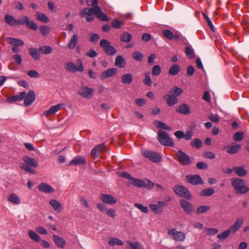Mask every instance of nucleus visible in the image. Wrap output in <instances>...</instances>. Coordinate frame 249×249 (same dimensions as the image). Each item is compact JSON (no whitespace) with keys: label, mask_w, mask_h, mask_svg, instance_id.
<instances>
[{"label":"nucleus","mask_w":249,"mask_h":249,"mask_svg":"<svg viewBox=\"0 0 249 249\" xmlns=\"http://www.w3.org/2000/svg\"><path fill=\"white\" fill-rule=\"evenodd\" d=\"M93 14L102 21H107L109 20L108 18L102 12L101 8L99 6L90 8H85L80 13L82 17H85V16H87L86 18L88 22L91 21L94 19Z\"/></svg>","instance_id":"f257e3e1"},{"label":"nucleus","mask_w":249,"mask_h":249,"mask_svg":"<svg viewBox=\"0 0 249 249\" xmlns=\"http://www.w3.org/2000/svg\"><path fill=\"white\" fill-rule=\"evenodd\" d=\"M23 163H21L19 165L20 168L29 173L34 174L35 171L32 168H36L38 163L37 161L34 158L28 156H24L22 158Z\"/></svg>","instance_id":"f03ea898"},{"label":"nucleus","mask_w":249,"mask_h":249,"mask_svg":"<svg viewBox=\"0 0 249 249\" xmlns=\"http://www.w3.org/2000/svg\"><path fill=\"white\" fill-rule=\"evenodd\" d=\"M245 181L239 178H232L231 179V185L235 189L236 192L239 194H243L249 191V188L245 186Z\"/></svg>","instance_id":"7ed1b4c3"},{"label":"nucleus","mask_w":249,"mask_h":249,"mask_svg":"<svg viewBox=\"0 0 249 249\" xmlns=\"http://www.w3.org/2000/svg\"><path fill=\"white\" fill-rule=\"evenodd\" d=\"M158 141L162 145L169 146H173L174 142L170 138L169 135L162 130H159L158 132Z\"/></svg>","instance_id":"20e7f679"},{"label":"nucleus","mask_w":249,"mask_h":249,"mask_svg":"<svg viewBox=\"0 0 249 249\" xmlns=\"http://www.w3.org/2000/svg\"><path fill=\"white\" fill-rule=\"evenodd\" d=\"M100 45L108 55H113L117 53L116 49L114 47L111 46L110 42L106 39H102L100 41Z\"/></svg>","instance_id":"39448f33"},{"label":"nucleus","mask_w":249,"mask_h":249,"mask_svg":"<svg viewBox=\"0 0 249 249\" xmlns=\"http://www.w3.org/2000/svg\"><path fill=\"white\" fill-rule=\"evenodd\" d=\"M173 190L174 192L179 197H184L186 199L191 198V194L188 189L182 186L175 185Z\"/></svg>","instance_id":"423d86ee"},{"label":"nucleus","mask_w":249,"mask_h":249,"mask_svg":"<svg viewBox=\"0 0 249 249\" xmlns=\"http://www.w3.org/2000/svg\"><path fill=\"white\" fill-rule=\"evenodd\" d=\"M142 154L153 162H159L162 159L160 155L155 151L146 150L142 152Z\"/></svg>","instance_id":"0eeeda50"},{"label":"nucleus","mask_w":249,"mask_h":249,"mask_svg":"<svg viewBox=\"0 0 249 249\" xmlns=\"http://www.w3.org/2000/svg\"><path fill=\"white\" fill-rule=\"evenodd\" d=\"M168 233L176 241L182 242L186 238V235L184 232L178 231L176 229L168 230Z\"/></svg>","instance_id":"6e6552de"},{"label":"nucleus","mask_w":249,"mask_h":249,"mask_svg":"<svg viewBox=\"0 0 249 249\" xmlns=\"http://www.w3.org/2000/svg\"><path fill=\"white\" fill-rule=\"evenodd\" d=\"M178 161L183 165H189L191 163V159L189 155L183 152L181 150H178L177 154Z\"/></svg>","instance_id":"1a4fd4ad"},{"label":"nucleus","mask_w":249,"mask_h":249,"mask_svg":"<svg viewBox=\"0 0 249 249\" xmlns=\"http://www.w3.org/2000/svg\"><path fill=\"white\" fill-rule=\"evenodd\" d=\"M93 92L92 89L85 86L80 89L78 94L83 98L90 99L92 97Z\"/></svg>","instance_id":"9d476101"},{"label":"nucleus","mask_w":249,"mask_h":249,"mask_svg":"<svg viewBox=\"0 0 249 249\" xmlns=\"http://www.w3.org/2000/svg\"><path fill=\"white\" fill-rule=\"evenodd\" d=\"M80 64L79 66L76 67L75 65L71 62H69L66 63L65 69L70 72L73 73L76 71H84V67L82 62L80 60Z\"/></svg>","instance_id":"9b49d317"},{"label":"nucleus","mask_w":249,"mask_h":249,"mask_svg":"<svg viewBox=\"0 0 249 249\" xmlns=\"http://www.w3.org/2000/svg\"><path fill=\"white\" fill-rule=\"evenodd\" d=\"M100 199L107 204H114L117 202L116 199L111 195L102 194L99 196Z\"/></svg>","instance_id":"f8f14e48"},{"label":"nucleus","mask_w":249,"mask_h":249,"mask_svg":"<svg viewBox=\"0 0 249 249\" xmlns=\"http://www.w3.org/2000/svg\"><path fill=\"white\" fill-rule=\"evenodd\" d=\"M181 207L184 210L185 213L188 214H191L194 209L193 205L189 201L184 199H181L179 201Z\"/></svg>","instance_id":"ddd939ff"},{"label":"nucleus","mask_w":249,"mask_h":249,"mask_svg":"<svg viewBox=\"0 0 249 249\" xmlns=\"http://www.w3.org/2000/svg\"><path fill=\"white\" fill-rule=\"evenodd\" d=\"M117 72V70L116 68H109L102 73L100 78L101 80L109 78L114 76Z\"/></svg>","instance_id":"4468645a"},{"label":"nucleus","mask_w":249,"mask_h":249,"mask_svg":"<svg viewBox=\"0 0 249 249\" xmlns=\"http://www.w3.org/2000/svg\"><path fill=\"white\" fill-rule=\"evenodd\" d=\"M162 34L165 37L169 40L174 39L178 41L179 39L180 35L178 33L173 34V33L168 29L162 30Z\"/></svg>","instance_id":"2eb2a0df"},{"label":"nucleus","mask_w":249,"mask_h":249,"mask_svg":"<svg viewBox=\"0 0 249 249\" xmlns=\"http://www.w3.org/2000/svg\"><path fill=\"white\" fill-rule=\"evenodd\" d=\"M24 99V105L27 107L30 106L36 99V95L34 91L30 90L27 94L26 93V96Z\"/></svg>","instance_id":"dca6fc26"},{"label":"nucleus","mask_w":249,"mask_h":249,"mask_svg":"<svg viewBox=\"0 0 249 249\" xmlns=\"http://www.w3.org/2000/svg\"><path fill=\"white\" fill-rule=\"evenodd\" d=\"M186 179L188 182L193 185H197L203 183L201 178L198 175H187L186 177Z\"/></svg>","instance_id":"f3484780"},{"label":"nucleus","mask_w":249,"mask_h":249,"mask_svg":"<svg viewBox=\"0 0 249 249\" xmlns=\"http://www.w3.org/2000/svg\"><path fill=\"white\" fill-rule=\"evenodd\" d=\"M64 106V104H59L56 105L52 106L50 108L43 112V115L46 116H49L54 114L57 111H59Z\"/></svg>","instance_id":"a211bd4d"},{"label":"nucleus","mask_w":249,"mask_h":249,"mask_svg":"<svg viewBox=\"0 0 249 249\" xmlns=\"http://www.w3.org/2000/svg\"><path fill=\"white\" fill-rule=\"evenodd\" d=\"M26 96V92L23 91L17 93L16 95L7 98V101L10 103H14L24 99Z\"/></svg>","instance_id":"6ab92c4d"},{"label":"nucleus","mask_w":249,"mask_h":249,"mask_svg":"<svg viewBox=\"0 0 249 249\" xmlns=\"http://www.w3.org/2000/svg\"><path fill=\"white\" fill-rule=\"evenodd\" d=\"M53 239L54 243L58 248H63L66 246V242L65 239L58 235L55 234L53 235Z\"/></svg>","instance_id":"aec40b11"},{"label":"nucleus","mask_w":249,"mask_h":249,"mask_svg":"<svg viewBox=\"0 0 249 249\" xmlns=\"http://www.w3.org/2000/svg\"><path fill=\"white\" fill-rule=\"evenodd\" d=\"M105 144L101 143L95 146L91 151L90 155L92 157L95 159L98 157V155L104 149Z\"/></svg>","instance_id":"412c9836"},{"label":"nucleus","mask_w":249,"mask_h":249,"mask_svg":"<svg viewBox=\"0 0 249 249\" xmlns=\"http://www.w3.org/2000/svg\"><path fill=\"white\" fill-rule=\"evenodd\" d=\"M243 220L241 218H239L232 225L229 230L230 231L231 233H235L243 225Z\"/></svg>","instance_id":"4be33fe9"},{"label":"nucleus","mask_w":249,"mask_h":249,"mask_svg":"<svg viewBox=\"0 0 249 249\" xmlns=\"http://www.w3.org/2000/svg\"><path fill=\"white\" fill-rule=\"evenodd\" d=\"M38 190L42 192L48 194L54 192V189L50 185L45 183H41L38 187Z\"/></svg>","instance_id":"5701e85b"},{"label":"nucleus","mask_w":249,"mask_h":249,"mask_svg":"<svg viewBox=\"0 0 249 249\" xmlns=\"http://www.w3.org/2000/svg\"><path fill=\"white\" fill-rule=\"evenodd\" d=\"M126 243L127 249H144L143 245L139 242H132L126 241Z\"/></svg>","instance_id":"b1692460"},{"label":"nucleus","mask_w":249,"mask_h":249,"mask_svg":"<svg viewBox=\"0 0 249 249\" xmlns=\"http://www.w3.org/2000/svg\"><path fill=\"white\" fill-rule=\"evenodd\" d=\"M49 204L53 207V210L57 213L61 212L63 208L61 203L56 199H53L50 200Z\"/></svg>","instance_id":"393cba45"},{"label":"nucleus","mask_w":249,"mask_h":249,"mask_svg":"<svg viewBox=\"0 0 249 249\" xmlns=\"http://www.w3.org/2000/svg\"><path fill=\"white\" fill-rule=\"evenodd\" d=\"M163 98L166 100L167 104L170 107L173 106L178 102L177 97L170 94L165 95Z\"/></svg>","instance_id":"a878e982"},{"label":"nucleus","mask_w":249,"mask_h":249,"mask_svg":"<svg viewBox=\"0 0 249 249\" xmlns=\"http://www.w3.org/2000/svg\"><path fill=\"white\" fill-rule=\"evenodd\" d=\"M86 163V159L80 156H77L74 157L70 162V165H78L79 164H85Z\"/></svg>","instance_id":"bb28decb"},{"label":"nucleus","mask_w":249,"mask_h":249,"mask_svg":"<svg viewBox=\"0 0 249 249\" xmlns=\"http://www.w3.org/2000/svg\"><path fill=\"white\" fill-rule=\"evenodd\" d=\"M176 111L182 114H189L190 113V107L187 104H183L176 109Z\"/></svg>","instance_id":"cd10ccee"},{"label":"nucleus","mask_w":249,"mask_h":249,"mask_svg":"<svg viewBox=\"0 0 249 249\" xmlns=\"http://www.w3.org/2000/svg\"><path fill=\"white\" fill-rule=\"evenodd\" d=\"M78 42V36L74 34L70 39L68 47L69 49L72 50L74 49Z\"/></svg>","instance_id":"c85d7f7f"},{"label":"nucleus","mask_w":249,"mask_h":249,"mask_svg":"<svg viewBox=\"0 0 249 249\" xmlns=\"http://www.w3.org/2000/svg\"><path fill=\"white\" fill-rule=\"evenodd\" d=\"M7 42L9 44L14 46H22L24 45V43L22 40L16 38L8 37L7 38Z\"/></svg>","instance_id":"c756f323"},{"label":"nucleus","mask_w":249,"mask_h":249,"mask_svg":"<svg viewBox=\"0 0 249 249\" xmlns=\"http://www.w3.org/2000/svg\"><path fill=\"white\" fill-rule=\"evenodd\" d=\"M4 19L7 24L9 26H13L17 25V19H15L14 17L11 15L6 14L5 16Z\"/></svg>","instance_id":"7c9ffc66"},{"label":"nucleus","mask_w":249,"mask_h":249,"mask_svg":"<svg viewBox=\"0 0 249 249\" xmlns=\"http://www.w3.org/2000/svg\"><path fill=\"white\" fill-rule=\"evenodd\" d=\"M7 200L15 205H18L21 203L20 198L16 194H11L7 197Z\"/></svg>","instance_id":"2f4dec72"},{"label":"nucleus","mask_w":249,"mask_h":249,"mask_svg":"<svg viewBox=\"0 0 249 249\" xmlns=\"http://www.w3.org/2000/svg\"><path fill=\"white\" fill-rule=\"evenodd\" d=\"M126 64L125 60L122 55H118L115 59V65L120 68H124Z\"/></svg>","instance_id":"473e14b6"},{"label":"nucleus","mask_w":249,"mask_h":249,"mask_svg":"<svg viewBox=\"0 0 249 249\" xmlns=\"http://www.w3.org/2000/svg\"><path fill=\"white\" fill-rule=\"evenodd\" d=\"M29 53L35 60H38L40 57L39 51L35 48H30L29 49Z\"/></svg>","instance_id":"72a5a7b5"},{"label":"nucleus","mask_w":249,"mask_h":249,"mask_svg":"<svg viewBox=\"0 0 249 249\" xmlns=\"http://www.w3.org/2000/svg\"><path fill=\"white\" fill-rule=\"evenodd\" d=\"M233 171L239 177H244L247 174V171L242 167L235 166L233 167Z\"/></svg>","instance_id":"f704fd0d"},{"label":"nucleus","mask_w":249,"mask_h":249,"mask_svg":"<svg viewBox=\"0 0 249 249\" xmlns=\"http://www.w3.org/2000/svg\"><path fill=\"white\" fill-rule=\"evenodd\" d=\"M133 77L130 73H126L124 74L121 78V81L124 84H130L132 83Z\"/></svg>","instance_id":"c9c22d12"},{"label":"nucleus","mask_w":249,"mask_h":249,"mask_svg":"<svg viewBox=\"0 0 249 249\" xmlns=\"http://www.w3.org/2000/svg\"><path fill=\"white\" fill-rule=\"evenodd\" d=\"M180 71V68L178 65L174 64L171 66L169 71L168 74L171 75H177Z\"/></svg>","instance_id":"e433bc0d"},{"label":"nucleus","mask_w":249,"mask_h":249,"mask_svg":"<svg viewBox=\"0 0 249 249\" xmlns=\"http://www.w3.org/2000/svg\"><path fill=\"white\" fill-rule=\"evenodd\" d=\"M108 244L111 247H113L115 245L123 246L124 242L119 239L115 237H110L108 241Z\"/></svg>","instance_id":"4c0bfd02"},{"label":"nucleus","mask_w":249,"mask_h":249,"mask_svg":"<svg viewBox=\"0 0 249 249\" xmlns=\"http://www.w3.org/2000/svg\"><path fill=\"white\" fill-rule=\"evenodd\" d=\"M154 124L156 125L159 128H162L166 130L171 131L172 130V128L170 126L167 125L162 122L158 120L154 121Z\"/></svg>","instance_id":"58836bf2"},{"label":"nucleus","mask_w":249,"mask_h":249,"mask_svg":"<svg viewBox=\"0 0 249 249\" xmlns=\"http://www.w3.org/2000/svg\"><path fill=\"white\" fill-rule=\"evenodd\" d=\"M52 48L48 45L43 46L39 48V52L44 54H49L52 52Z\"/></svg>","instance_id":"ea45409f"},{"label":"nucleus","mask_w":249,"mask_h":249,"mask_svg":"<svg viewBox=\"0 0 249 249\" xmlns=\"http://www.w3.org/2000/svg\"><path fill=\"white\" fill-rule=\"evenodd\" d=\"M28 235L30 239L35 242H39L40 240V236L34 231L29 230L28 232Z\"/></svg>","instance_id":"a19ab883"},{"label":"nucleus","mask_w":249,"mask_h":249,"mask_svg":"<svg viewBox=\"0 0 249 249\" xmlns=\"http://www.w3.org/2000/svg\"><path fill=\"white\" fill-rule=\"evenodd\" d=\"M131 183L138 188H142L143 187V180L132 178L131 179Z\"/></svg>","instance_id":"79ce46f5"},{"label":"nucleus","mask_w":249,"mask_h":249,"mask_svg":"<svg viewBox=\"0 0 249 249\" xmlns=\"http://www.w3.org/2000/svg\"><path fill=\"white\" fill-rule=\"evenodd\" d=\"M182 92L183 90L181 88L177 87L171 89L170 90V93L176 97L180 95Z\"/></svg>","instance_id":"37998d69"},{"label":"nucleus","mask_w":249,"mask_h":249,"mask_svg":"<svg viewBox=\"0 0 249 249\" xmlns=\"http://www.w3.org/2000/svg\"><path fill=\"white\" fill-rule=\"evenodd\" d=\"M214 193V190L213 188L204 189L200 193V196H208L213 195Z\"/></svg>","instance_id":"c03bdc74"},{"label":"nucleus","mask_w":249,"mask_h":249,"mask_svg":"<svg viewBox=\"0 0 249 249\" xmlns=\"http://www.w3.org/2000/svg\"><path fill=\"white\" fill-rule=\"evenodd\" d=\"M185 53L186 56L190 58H193L195 57V52L191 47H187L185 49Z\"/></svg>","instance_id":"a18cd8bd"},{"label":"nucleus","mask_w":249,"mask_h":249,"mask_svg":"<svg viewBox=\"0 0 249 249\" xmlns=\"http://www.w3.org/2000/svg\"><path fill=\"white\" fill-rule=\"evenodd\" d=\"M36 18L38 20L41 21L44 23H47L49 22V19L47 17L45 14L41 12H37Z\"/></svg>","instance_id":"49530a36"},{"label":"nucleus","mask_w":249,"mask_h":249,"mask_svg":"<svg viewBox=\"0 0 249 249\" xmlns=\"http://www.w3.org/2000/svg\"><path fill=\"white\" fill-rule=\"evenodd\" d=\"M240 144H235L229 147L227 150V152L230 154H235L241 148Z\"/></svg>","instance_id":"de8ad7c7"},{"label":"nucleus","mask_w":249,"mask_h":249,"mask_svg":"<svg viewBox=\"0 0 249 249\" xmlns=\"http://www.w3.org/2000/svg\"><path fill=\"white\" fill-rule=\"evenodd\" d=\"M132 36L128 33H124L121 36V40L125 43H128L132 40Z\"/></svg>","instance_id":"09e8293b"},{"label":"nucleus","mask_w":249,"mask_h":249,"mask_svg":"<svg viewBox=\"0 0 249 249\" xmlns=\"http://www.w3.org/2000/svg\"><path fill=\"white\" fill-rule=\"evenodd\" d=\"M202 144V141L199 139L198 138L195 139L190 143V144L192 146L197 149L201 147Z\"/></svg>","instance_id":"8fccbe9b"},{"label":"nucleus","mask_w":249,"mask_h":249,"mask_svg":"<svg viewBox=\"0 0 249 249\" xmlns=\"http://www.w3.org/2000/svg\"><path fill=\"white\" fill-rule=\"evenodd\" d=\"M149 207L151 210L156 214L160 213L162 211L160 207L156 204H150Z\"/></svg>","instance_id":"3c124183"},{"label":"nucleus","mask_w":249,"mask_h":249,"mask_svg":"<svg viewBox=\"0 0 249 249\" xmlns=\"http://www.w3.org/2000/svg\"><path fill=\"white\" fill-rule=\"evenodd\" d=\"M133 57L135 60L141 62L143 59V55L141 52L135 51L133 53Z\"/></svg>","instance_id":"603ef678"},{"label":"nucleus","mask_w":249,"mask_h":249,"mask_svg":"<svg viewBox=\"0 0 249 249\" xmlns=\"http://www.w3.org/2000/svg\"><path fill=\"white\" fill-rule=\"evenodd\" d=\"M123 25V23L118 19H115L111 22V26L115 29H120Z\"/></svg>","instance_id":"864d4df0"},{"label":"nucleus","mask_w":249,"mask_h":249,"mask_svg":"<svg viewBox=\"0 0 249 249\" xmlns=\"http://www.w3.org/2000/svg\"><path fill=\"white\" fill-rule=\"evenodd\" d=\"M39 30L43 36H46L50 33L51 28L47 26L42 25L39 27Z\"/></svg>","instance_id":"5fc2aeb1"},{"label":"nucleus","mask_w":249,"mask_h":249,"mask_svg":"<svg viewBox=\"0 0 249 249\" xmlns=\"http://www.w3.org/2000/svg\"><path fill=\"white\" fill-rule=\"evenodd\" d=\"M161 72V69L159 65H156L153 67L152 70V73L153 75L158 76L160 74Z\"/></svg>","instance_id":"6e6d98bb"},{"label":"nucleus","mask_w":249,"mask_h":249,"mask_svg":"<svg viewBox=\"0 0 249 249\" xmlns=\"http://www.w3.org/2000/svg\"><path fill=\"white\" fill-rule=\"evenodd\" d=\"M231 233L230 231L228 229L223 231L221 233L218 234L217 237L219 239H225L229 236Z\"/></svg>","instance_id":"4d7b16f0"},{"label":"nucleus","mask_w":249,"mask_h":249,"mask_svg":"<svg viewBox=\"0 0 249 249\" xmlns=\"http://www.w3.org/2000/svg\"><path fill=\"white\" fill-rule=\"evenodd\" d=\"M134 206L135 207H136L137 209H138L143 213H147L149 212L148 207L144 206L142 204L138 203H135L134 204Z\"/></svg>","instance_id":"13d9d810"},{"label":"nucleus","mask_w":249,"mask_h":249,"mask_svg":"<svg viewBox=\"0 0 249 249\" xmlns=\"http://www.w3.org/2000/svg\"><path fill=\"white\" fill-rule=\"evenodd\" d=\"M210 210V207L206 205H203L198 207L197 208V213L200 214L201 213H205Z\"/></svg>","instance_id":"bf43d9fd"},{"label":"nucleus","mask_w":249,"mask_h":249,"mask_svg":"<svg viewBox=\"0 0 249 249\" xmlns=\"http://www.w3.org/2000/svg\"><path fill=\"white\" fill-rule=\"evenodd\" d=\"M145 77L144 79L143 82V83L148 86H151L152 85V80L150 76V73L146 72L145 73Z\"/></svg>","instance_id":"052dcab7"},{"label":"nucleus","mask_w":249,"mask_h":249,"mask_svg":"<svg viewBox=\"0 0 249 249\" xmlns=\"http://www.w3.org/2000/svg\"><path fill=\"white\" fill-rule=\"evenodd\" d=\"M243 135L242 132H236L233 135V139L235 141H241L243 138Z\"/></svg>","instance_id":"680f3d73"},{"label":"nucleus","mask_w":249,"mask_h":249,"mask_svg":"<svg viewBox=\"0 0 249 249\" xmlns=\"http://www.w3.org/2000/svg\"><path fill=\"white\" fill-rule=\"evenodd\" d=\"M26 25L27 26L28 28L30 29L35 31L37 29V26L34 21H29L28 20Z\"/></svg>","instance_id":"e2e57ef3"},{"label":"nucleus","mask_w":249,"mask_h":249,"mask_svg":"<svg viewBox=\"0 0 249 249\" xmlns=\"http://www.w3.org/2000/svg\"><path fill=\"white\" fill-rule=\"evenodd\" d=\"M154 186V183L147 179L146 181H143V187L148 189H152Z\"/></svg>","instance_id":"0e129e2a"},{"label":"nucleus","mask_w":249,"mask_h":249,"mask_svg":"<svg viewBox=\"0 0 249 249\" xmlns=\"http://www.w3.org/2000/svg\"><path fill=\"white\" fill-rule=\"evenodd\" d=\"M100 38L99 36L97 34L92 33L90 34V41L92 43H96L98 42Z\"/></svg>","instance_id":"69168bd1"},{"label":"nucleus","mask_w":249,"mask_h":249,"mask_svg":"<svg viewBox=\"0 0 249 249\" xmlns=\"http://www.w3.org/2000/svg\"><path fill=\"white\" fill-rule=\"evenodd\" d=\"M208 118L210 120L215 123H218L219 121V117L217 114H211L209 116Z\"/></svg>","instance_id":"338daca9"},{"label":"nucleus","mask_w":249,"mask_h":249,"mask_svg":"<svg viewBox=\"0 0 249 249\" xmlns=\"http://www.w3.org/2000/svg\"><path fill=\"white\" fill-rule=\"evenodd\" d=\"M29 20L27 16H23L21 19L17 20V25L27 24V23Z\"/></svg>","instance_id":"774afa93"}]
</instances>
